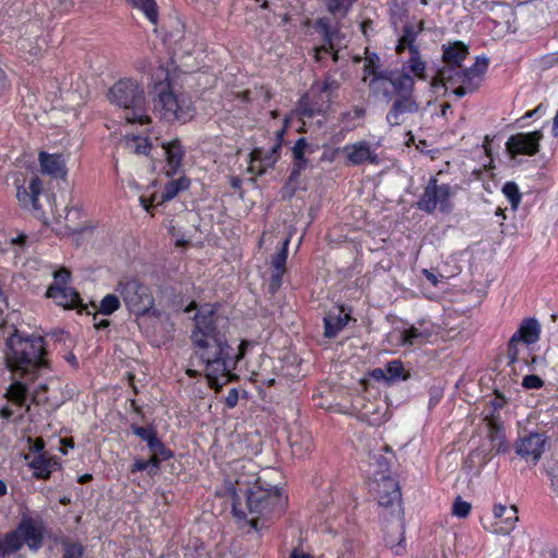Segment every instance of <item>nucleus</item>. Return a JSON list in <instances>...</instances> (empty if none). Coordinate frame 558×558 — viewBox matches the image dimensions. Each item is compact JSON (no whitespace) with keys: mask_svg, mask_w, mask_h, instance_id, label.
<instances>
[{"mask_svg":"<svg viewBox=\"0 0 558 558\" xmlns=\"http://www.w3.org/2000/svg\"><path fill=\"white\" fill-rule=\"evenodd\" d=\"M194 326L191 329V342L193 354L192 365L202 367V371L187 368L190 377L202 374L207 378L209 387L219 390L232 379V371L246 353L252 344L243 340L239 345L238 353L231 355V347L228 342L223 319L219 317L210 305L201 306L194 315Z\"/></svg>","mask_w":558,"mask_h":558,"instance_id":"f257e3e1","label":"nucleus"},{"mask_svg":"<svg viewBox=\"0 0 558 558\" xmlns=\"http://www.w3.org/2000/svg\"><path fill=\"white\" fill-rule=\"evenodd\" d=\"M228 492L232 498L234 517L244 519L254 530H258L260 520L281 511L287 502V498L277 487H264L259 478L252 483L239 477L230 483Z\"/></svg>","mask_w":558,"mask_h":558,"instance_id":"f03ea898","label":"nucleus"},{"mask_svg":"<svg viewBox=\"0 0 558 558\" xmlns=\"http://www.w3.org/2000/svg\"><path fill=\"white\" fill-rule=\"evenodd\" d=\"M7 364L13 376L34 380L46 367L44 339L17 330L7 341Z\"/></svg>","mask_w":558,"mask_h":558,"instance_id":"7ed1b4c3","label":"nucleus"},{"mask_svg":"<svg viewBox=\"0 0 558 558\" xmlns=\"http://www.w3.org/2000/svg\"><path fill=\"white\" fill-rule=\"evenodd\" d=\"M154 85V112L160 119L173 122L185 123L193 117V107L191 100L177 95L171 88L168 70L159 66L151 75Z\"/></svg>","mask_w":558,"mask_h":558,"instance_id":"20e7f679","label":"nucleus"},{"mask_svg":"<svg viewBox=\"0 0 558 558\" xmlns=\"http://www.w3.org/2000/svg\"><path fill=\"white\" fill-rule=\"evenodd\" d=\"M109 101L123 109L128 123L148 124L150 118L146 109V96L141 83L133 78L116 82L108 92Z\"/></svg>","mask_w":558,"mask_h":558,"instance_id":"39448f33","label":"nucleus"},{"mask_svg":"<svg viewBox=\"0 0 558 558\" xmlns=\"http://www.w3.org/2000/svg\"><path fill=\"white\" fill-rule=\"evenodd\" d=\"M488 68L486 57H477L471 68H462V64H447L440 68L430 80L433 88L444 87L447 84L456 86L452 93L457 97H462L476 90L481 83L482 75Z\"/></svg>","mask_w":558,"mask_h":558,"instance_id":"423d86ee","label":"nucleus"},{"mask_svg":"<svg viewBox=\"0 0 558 558\" xmlns=\"http://www.w3.org/2000/svg\"><path fill=\"white\" fill-rule=\"evenodd\" d=\"M424 28V22L417 24L408 23L403 27V33L396 47L397 53L402 59V69L400 73H405L420 81L427 80V62L420 52L416 44L417 36Z\"/></svg>","mask_w":558,"mask_h":558,"instance_id":"0eeeda50","label":"nucleus"},{"mask_svg":"<svg viewBox=\"0 0 558 558\" xmlns=\"http://www.w3.org/2000/svg\"><path fill=\"white\" fill-rule=\"evenodd\" d=\"M116 291L122 298L128 310L136 316L145 315L154 306V298L149 288L136 279L120 280Z\"/></svg>","mask_w":558,"mask_h":558,"instance_id":"6e6552de","label":"nucleus"},{"mask_svg":"<svg viewBox=\"0 0 558 558\" xmlns=\"http://www.w3.org/2000/svg\"><path fill=\"white\" fill-rule=\"evenodd\" d=\"M339 88L340 82L332 75H327L323 82L314 83L310 89V96L316 97L317 100L313 106H308L307 97H303L299 106L300 116L312 118L315 113L325 112Z\"/></svg>","mask_w":558,"mask_h":558,"instance_id":"1a4fd4ad","label":"nucleus"},{"mask_svg":"<svg viewBox=\"0 0 558 558\" xmlns=\"http://www.w3.org/2000/svg\"><path fill=\"white\" fill-rule=\"evenodd\" d=\"M411 75L399 73L397 71H380L376 73L368 82L369 93L374 97H381L386 102H390L397 94L410 88Z\"/></svg>","mask_w":558,"mask_h":558,"instance_id":"9d476101","label":"nucleus"},{"mask_svg":"<svg viewBox=\"0 0 558 558\" xmlns=\"http://www.w3.org/2000/svg\"><path fill=\"white\" fill-rule=\"evenodd\" d=\"M452 195L453 191L449 184H438L435 178H430L417 202V207L427 214L434 213L437 208L442 213H449L452 209Z\"/></svg>","mask_w":558,"mask_h":558,"instance_id":"9b49d317","label":"nucleus"},{"mask_svg":"<svg viewBox=\"0 0 558 558\" xmlns=\"http://www.w3.org/2000/svg\"><path fill=\"white\" fill-rule=\"evenodd\" d=\"M541 324L535 318H525L522 320L518 330L512 335L508 343L507 356L509 365L519 362L524 345H530L539 340Z\"/></svg>","mask_w":558,"mask_h":558,"instance_id":"f8f14e48","label":"nucleus"},{"mask_svg":"<svg viewBox=\"0 0 558 558\" xmlns=\"http://www.w3.org/2000/svg\"><path fill=\"white\" fill-rule=\"evenodd\" d=\"M414 84L415 81L410 82V88L405 92H400L391 100L392 105L386 116V121L390 126H397L404 122V114L416 113L420 106L414 98Z\"/></svg>","mask_w":558,"mask_h":558,"instance_id":"ddd939ff","label":"nucleus"},{"mask_svg":"<svg viewBox=\"0 0 558 558\" xmlns=\"http://www.w3.org/2000/svg\"><path fill=\"white\" fill-rule=\"evenodd\" d=\"M546 442L547 436L544 433L530 432L517 439L514 444L515 453L525 461L536 464L545 451Z\"/></svg>","mask_w":558,"mask_h":558,"instance_id":"4468645a","label":"nucleus"},{"mask_svg":"<svg viewBox=\"0 0 558 558\" xmlns=\"http://www.w3.org/2000/svg\"><path fill=\"white\" fill-rule=\"evenodd\" d=\"M16 187V198L22 208L39 214L41 205L39 203V195L43 192V182L38 177H32L27 184L25 181L20 182L19 179L14 182Z\"/></svg>","mask_w":558,"mask_h":558,"instance_id":"2eb2a0df","label":"nucleus"},{"mask_svg":"<svg viewBox=\"0 0 558 558\" xmlns=\"http://www.w3.org/2000/svg\"><path fill=\"white\" fill-rule=\"evenodd\" d=\"M542 138L543 132L541 130L527 133H517L508 138L506 142V148L511 156H534L539 150V142Z\"/></svg>","mask_w":558,"mask_h":558,"instance_id":"dca6fc26","label":"nucleus"},{"mask_svg":"<svg viewBox=\"0 0 558 558\" xmlns=\"http://www.w3.org/2000/svg\"><path fill=\"white\" fill-rule=\"evenodd\" d=\"M39 166L43 174L54 180H65L68 174L66 158L63 154L39 153Z\"/></svg>","mask_w":558,"mask_h":558,"instance_id":"f3484780","label":"nucleus"},{"mask_svg":"<svg viewBox=\"0 0 558 558\" xmlns=\"http://www.w3.org/2000/svg\"><path fill=\"white\" fill-rule=\"evenodd\" d=\"M284 134V128L276 131V143L269 147H257L251 153L252 162H259L260 169L258 173L262 174L266 169L271 168L280 156L281 140Z\"/></svg>","mask_w":558,"mask_h":558,"instance_id":"a211bd4d","label":"nucleus"},{"mask_svg":"<svg viewBox=\"0 0 558 558\" xmlns=\"http://www.w3.org/2000/svg\"><path fill=\"white\" fill-rule=\"evenodd\" d=\"M343 153L348 162L353 166H359L365 162L377 165L379 161L375 149L366 141L345 145L343 147Z\"/></svg>","mask_w":558,"mask_h":558,"instance_id":"6ab92c4d","label":"nucleus"},{"mask_svg":"<svg viewBox=\"0 0 558 558\" xmlns=\"http://www.w3.org/2000/svg\"><path fill=\"white\" fill-rule=\"evenodd\" d=\"M22 544H26L29 549L36 551L43 545V529L40 524L32 518H25L15 529Z\"/></svg>","mask_w":558,"mask_h":558,"instance_id":"aec40b11","label":"nucleus"},{"mask_svg":"<svg viewBox=\"0 0 558 558\" xmlns=\"http://www.w3.org/2000/svg\"><path fill=\"white\" fill-rule=\"evenodd\" d=\"M493 512L496 519L494 531L498 534H509L519 519L517 507L507 508L502 505H495Z\"/></svg>","mask_w":558,"mask_h":558,"instance_id":"412c9836","label":"nucleus"},{"mask_svg":"<svg viewBox=\"0 0 558 558\" xmlns=\"http://www.w3.org/2000/svg\"><path fill=\"white\" fill-rule=\"evenodd\" d=\"M46 295L53 299L58 305L63 306L64 308L76 307L81 302L78 293L66 286H50Z\"/></svg>","mask_w":558,"mask_h":558,"instance_id":"4be33fe9","label":"nucleus"},{"mask_svg":"<svg viewBox=\"0 0 558 558\" xmlns=\"http://www.w3.org/2000/svg\"><path fill=\"white\" fill-rule=\"evenodd\" d=\"M26 461L33 475L41 480L49 478L50 474L59 468L58 461L48 454H36Z\"/></svg>","mask_w":558,"mask_h":558,"instance_id":"5701e85b","label":"nucleus"},{"mask_svg":"<svg viewBox=\"0 0 558 558\" xmlns=\"http://www.w3.org/2000/svg\"><path fill=\"white\" fill-rule=\"evenodd\" d=\"M162 148L167 156V175H173L181 168L185 151L178 138L163 143Z\"/></svg>","mask_w":558,"mask_h":558,"instance_id":"b1692460","label":"nucleus"},{"mask_svg":"<svg viewBox=\"0 0 558 558\" xmlns=\"http://www.w3.org/2000/svg\"><path fill=\"white\" fill-rule=\"evenodd\" d=\"M349 320L350 315L343 313L342 307L338 308L336 312H329L324 318L325 337L335 338L345 327Z\"/></svg>","mask_w":558,"mask_h":558,"instance_id":"393cba45","label":"nucleus"},{"mask_svg":"<svg viewBox=\"0 0 558 558\" xmlns=\"http://www.w3.org/2000/svg\"><path fill=\"white\" fill-rule=\"evenodd\" d=\"M307 153H313V148L305 138H299L292 148L294 166L290 174V180H295L301 171L306 168L307 160L304 156Z\"/></svg>","mask_w":558,"mask_h":558,"instance_id":"a878e982","label":"nucleus"},{"mask_svg":"<svg viewBox=\"0 0 558 558\" xmlns=\"http://www.w3.org/2000/svg\"><path fill=\"white\" fill-rule=\"evenodd\" d=\"M468 54L469 48L462 41L449 43L442 46L444 63L460 65Z\"/></svg>","mask_w":558,"mask_h":558,"instance_id":"bb28decb","label":"nucleus"},{"mask_svg":"<svg viewBox=\"0 0 558 558\" xmlns=\"http://www.w3.org/2000/svg\"><path fill=\"white\" fill-rule=\"evenodd\" d=\"M383 489L379 493V505L383 507H390L398 502L401 498V493L398 483L390 477L383 478Z\"/></svg>","mask_w":558,"mask_h":558,"instance_id":"cd10ccee","label":"nucleus"},{"mask_svg":"<svg viewBox=\"0 0 558 558\" xmlns=\"http://www.w3.org/2000/svg\"><path fill=\"white\" fill-rule=\"evenodd\" d=\"M20 537L15 530L8 533L2 539H0V558H22L19 550L22 548Z\"/></svg>","mask_w":558,"mask_h":558,"instance_id":"c85d7f7f","label":"nucleus"},{"mask_svg":"<svg viewBox=\"0 0 558 558\" xmlns=\"http://www.w3.org/2000/svg\"><path fill=\"white\" fill-rule=\"evenodd\" d=\"M430 336V331L426 328L411 326L409 329L400 332V343L402 345H421L425 343Z\"/></svg>","mask_w":558,"mask_h":558,"instance_id":"c756f323","label":"nucleus"},{"mask_svg":"<svg viewBox=\"0 0 558 558\" xmlns=\"http://www.w3.org/2000/svg\"><path fill=\"white\" fill-rule=\"evenodd\" d=\"M14 383L10 385L7 391V397L10 401L14 402L17 405H23L26 401L27 397V388L25 381H31L26 378L15 377L14 376Z\"/></svg>","mask_w":558,"mask_h":558,"instance_id":"7c9ffc66","label":"nucleus"},{"mask_svg":"<svg viewBox=\"0 0 558 558\" xmlns=\"http://www.w3.org/2000/svg\"><path fill=\"white\" fill-rule=\"evenodd\" d=\"M190 181L189 179L182 177L178 180L169 181L163 190V193L161 195V202H168L174 198L179 192L184 191L189 189Z\"/></svg>","mask_w":558,"mask_h":558,"instance_id":"2f4dec72","label":"nucleus"},{"mask_svg":"<svg viewBox=\"0 0 558 558\" xmlns=\"http://www.w3.org/2000/svg\"><path fill=\"white\" fill-rule=\"evenodd\" d=\"M147 447L150 451V457L154 461H158L159 463L168 460L172 456L171 451L166 448L157 435L147 442Z\"/></svg>","mask_w":558,"mask_h":558,"instance_id":"473e14b6","label":"nucleus"},{"mask_svg":"<svg viewBox=\"0 0 558 558\" xmlns=\"http://www.w3.org/2000/svg\"><path fill=\"white\" fill-rule=\"evenodd\" d=\"M132 7L141 10L153 24L157 23L158 13L155 0H126Z\"/></svg>","mask_w":558,"mask_h":558,"instance_id":"72a5a7b5","label":"nucleus"},{"mask_svg":"<svg viewBox=\"0 0 558 558\" xmlns=\"http://www.w3.org/2000/svg\"><path fill=\"white\" fill-rule=\"evenodd\" d=\"M85 554V547L71 539H63L61 542V556L60 558H83Z\"/></svg>","mask_w":558,"mask_h":558,"instance_id":"f704fd0d","label":"nucleus"},{"mask_svg":"<svg viewBox=\"0 0 558 558\" xmlns=\"http://www.w3.org/2000/svg\"><path fill=\"white\" fill-rule=\"evenodd\" d=\"M355 0H324L327 11L332 15L345 16Z\"/></svg>","mask_w":558,"mask_h":558,"instance_id":"c9c22d12","label":"nucleus"},{"mask_svg":"<svg viewBox=\"0 0 558 558\" xmlns=\"http://www.w3.org/2000/svg\"><path fill=\"white\" fill-rule=\"evenodd\" d=\"M395 532L397 534V537H392L391 535H387L385 537L386 545L392 549V551L396 555H401L404 551V538H403V531L402 525L397 524Z\"/></svg>","mask_w":558,"mask_h":558,"instance_id":"e433bc0d","label":"nucleus"},{"mask_svg":"<svg viewBox=\"0 0 558 558\" xmlns=\"http://www.w3.org/2000/svg\"><path fill=\"white\" fill-rule=\"evenodd\" d=\"M502 193L510 202L512 209H517L522 197L518 185L512 181L506 182L502 186Z\"/></svg>","mask_w":558,"mask_h":558,"instance_id":"4c0bfd02","label":"nucleus"},{"mask_svg":"<svg viewBox=\"0 0 558 558\" xmlns=\"http://www.w3.org/2000/svg\"><path fill=\"white\" fill-rule=\"evenodd\" d=\"M159 466L160 463L158 461H154L151 457L148 460L135 459L131 466V472L147 471L149 475H154L157 473Z\"/></svg>","mask_w":558,"mask_h":558,"instance_id":"58836bf2","label":"nucleus"},{"mask_svg":"<svg viewBox=\"0 0 558 558\" xmlns=\"http://www.w3.org/2000/svg\"><path fill=\"white\" fill-rule=\"evenodd\" d=\"M490 439L493 442V448L496 449L498 453H505L509 450V446L506 441V437L504 433L497 426H492L490 429Z\"/></svg>","mask_w":558,"mask_h":558,"instance_id":"ea45409f","label":"nucleus"},{"mask_svg":"<svg viewBox=\"0 0 558 558\" xmlns=\"http://www.w3.org/2000/svg\"><path fill=\"white\" fill-rule=\"evenodd\" d=\"M120 307V299L117 294H107L99 304V312L104 315H111Z\"/></svg>","mask_w":558,"mask_h":558,"instance_id":"a19ab883","label":"nucleus"},{"mask_svg":"<svg viewBox=\"0 0 558 558\" xmlns=\"http://www.w3.org/2000/svg\"><path fill=\"white\" fill-rule=\"evenodd\" d=\"M289 242H290L289 239H286L282 242V246H281L280 251L272 258L271 266L274 268V271L284 272V266H286L287 258H288Z\"/></svg>","mask_w":558,"mask_h":558,"instance_id":"79ce46f5","label":"nucleus"},{"mask_svg":"<svg viewBox=\"0 0 558 558\" xmlns=\"http://www.w3.org/2000/svg\"><path fill=\"white\" fill-rule=\"evenodd\" d=\"M387 376L388 381H396L399 379H405L407 377L403 375L404 368L400 361L393 360L387 364Z\"/></svg>","mask_w":558,"mask_h":558,"instance_id":"37998d69","label":"nucleus"},{"mask_svg":"<svg viewBox=\"0 0 558 558\" xmlns=\"http://www.w3.org/2000/svg\"><path fill=\"white\" fill-rule=\"evenodd\" d=\"M365 114V109L362 108V107H354L352 110L350 111H347V112H343L341 113L340 116V122L345 126V128H353V125L351 124V122H353L354 120H357V119H361L363 118Z\"/></svg>","mask_w":558,"mask_h":558,"instance_id":"c03bdc74","label":"nucleus"},{"mask_svg":"<svg viewBox=\"0 0 558 558\" xmlns=\"http://www.w3.org/2000/svg\"><path fill=\"white\" fill-rule=\"evenodd\" d=\"M378 61H379V58L376 54L368 57L366 59V62L364 63V66H363V72H364L363 81H366L367 76H369V75H372V77H374L376 73H379L377 71V69L379 68Z\"/></svg>","mask_w":558,"mask_h":558,"instance_id":"a18cd8bd","label":"nucleus"},{"mask_svg":"<svg viewBox=\"0 0 558 558\" xmlns=\"http://www.w3.org/2000/svg\"><path fill=\"white\" fill-rule=\"evenodd\" d=\"M471 511V504L458 497L452 506V513L458 518H466Z\"/></svg>","mask_w":558,"mask_h":558,"instance_id":"49530a36","label":"nucleus"},{"mask_svg":"<svg viewBox=\"0 0 558 558\" xmlns=\"http://www.w3.org/2000/svg\"><path fill=\"white\" fill-rule=\"evenodd\" d=\"M131 429L134 435L146 441V444L157 435L156 430L153 427H142L132 425Z\"/></svg>","mask_w":558,"mask_h":558,"instance_id":"de8ad7c7","label":"nucleus"},{"mask_svg":"<svg viewBox=\"0 0 558 558\" xmlns=\"http://www.w3.org/2000/svg\"><path fill=\"white\" fill-rule=\"evenodd\" d=\"M521 385L527 390L541 389L544 386V380L539 376L531 374L523 377Z\"/></svg>","mask_w":558,"mask_h":558,"instance_id":"09e8293b","label":"nucleus"},{"mask_svg":"<svg viewBox=\"0 0 558 558\" xmlns=\"http://www.w3.org/2000/svg\"><path fill=\"white\" fill-rule=\"evenodd\" d=\"M131 147L134 149L136 154H147L149 149V143L147 138L134 136L130 142Z\"/></svg>","mask_w":558,"mask_h":558,"instance_id":"8fccbe9b","label":"nucleus"},{"mask_svg":"<svg viewBox=\"0 0 558 558\" xmlns=\"http://www.w3.org/2000/svg\"><path fill=\"white\" fill-rule=\"evenodd\" d=\"M44 447H45V442H44V440L41 438L35 439L31 444V447H29L31 451H29V453L25 454V460H29L31 458H33L36 454H47L44 451Z\"/></svg>","mask_w":558,"mask_h":558,"instance_id":"3c124183","label":"nucleus"},{"mask_svg":"<svg viewBox=\"0 0 558 558\" xmlns=\"http://www.w3.org/2000/svg\"><path fill=\"white\" fill-rule=\"evenodd\" d=\"M546 106L544 104H539L535 109L531 110V111H527L522 118L521 120H524V119H527V118H532V117H537V118H541L545 114L546 112Z\"/></svg>","mask_w":558,"mask_h":558,"instance_id":"603ef678","label":"nucleus"},{"mask_svg":"<svg viewBox=\"0 0 558 558\" xmlns=\"http://www.w3.org/2000/svg\"><path fill=\"white\" fill-rule=\"evenodd\" d=\"M53 277H54V280L57 281L56 284L65 286V283L68 282L69 278H70V272L65 269H61L59 271H54Z\"/></svg>","mask_w":558,"mask_h":558,"instance_id":"864d4df0","label":"nucleus"},{"mask_svg":"<svg viewBox=\"0 0 558 558\" xmlns=\"http://www.w3.org/2000/svg\"><path fill=\"white\" fill-rule=\"evenodd\" d=\"M282 275V271H274V274L271 275L269 283L271 291H276L281 286Z\"/></svg>","mask_w":558,"mask_h":558,"instance_id":"5fc2aeb1","label":"nucleus"},{"mask_svg":"<svg viewBox=\"0 0 558 558\" xmlns=\"http://www.w3.org/2000/svg\"><path fill=\"white\" fill-rule=\"evenodd\" d=\"M369 375L375 380L388 381L387 369L379 368V367L378 368H374L373 371H371Z\"/></svg>","mask_w":558,"mask_h":558,"instance_id":"6e6d98bb","label":"nucleus"},{"mask_svg":"<svg viewBox=\"0 0 558 558\" xmlns=\"http://www.w3.org/2000/svg\"><path fill=\"white\" fill-rule=\"evenodd\" d=\"M317 28L320 29L325 37L330 41L331 40V37H330V29H329V22L327 19H319L317 21Z\"/></svg>","mask_w":558,"mask_h":558,"instance_id":"4d7b16f0","label":"nucleus"},{"mask_svg":"<svg viewBox=\"0 0 558 558\" xmlns=\"http://www.w3.org/2000/svg\"><path fill=\"white\" fill-rule=\"evenodd\" d=\"M238 391L236 389H231L226 398V404L229 407V408H234L238 403Z\"/></svg>","mask_w":558,"mask_h":558,"instance_id":"13d9d810","label":"nucleus"},{"mask_svg":"<svg viewBox=\"0 0 558 558\" xmlns=\"http://www.w3.org/2000/svg\"><path fill=\"white\" fill-rule=\"evenodd\" d=\"M422 274L434 287L438 284V277L433 271L428 269H423Z\"/></svg>","mask_w":558,"mask_h":558,"instance_id":"bf43d9fd","label":"nucleus"},{"mask_svg":"<svg viewBox=\"0 0 558 558\" xmlns=\"http://www.w3.org/2000/svg\"><path fill=\"white\" fill-rule=\"evenodd\" d=\"M506 404V399L505 397L500 396V395H497L493 400H492V405L495 410H499L501 408H504V405Z\"/></svg>","mask_w":558,"mask_h":558,"instance_id":"052dcab7","label":"nucleus"},{"mask_svg":"<svg viewBox=\"0 0 558 558\" xmlns=\"http://www.w3.org/2000/svg\"><path fill=\"white\" fill-rule=\"evenodd\" d=\"M521 361V357L520 360ZM523 363L529 367L530 371H534V364L538 362V356L534 355L531 360L522 359Z\"/></svg>","mask_w":558,"mask_h":558,"instance_id":"680f3d73","label":"nucleus"},{"mask_svg":"<svg viewBox=\"0 0 558 558\" xmlns=\"http://www.w3.org/2000/svg\"><path fill=\"white\" fill-rule=\"evenodd\" d=\"M12 415H13V411L9 408H2L0 410V416L2 418L9 420L10 417H12Z\"/></svg>","mask_w":558,"mask_h":558,"instance_id":"e2e57ef3","label":"nucleus"},{"mask_svg":"<svg viewBox=\"0 0 558 558\" xmlns=\"http://www.w3.org/2000/svg\"><path fill=\"white\" fill-rule=\"evenodd\" d=\"M7 87V77L3 70L0 68V93Z\"/></svg>","mask_w":558,"mask_h":558,"instance_id":"0e129e2a","label":"nucleus"},{"mask_svg":"<svg viewBox=\"0 0 558 558\" xmlns=\"http://www.w3.org/2000/svg\"><path fill=\"white\" fill-rule=\"evenodd\" d=\"M290 558H313V557L310 556L308 554H305L303 551H299V550L294 549L292 551Z\"/></svg>","mask_w":558,"mask_h":558,"instance_id":"69168bd1","label":"nucleus"},{"mask_svg":"<svg viewBox=\"0 0 558 558\" xmlns=\"http://www.w3.org/2000/svg\"><path fill=\"white\" fill-rule=\"evenodd\" d=\"M140 204L142 205V207L146 210V211H149L151 205L149 204V202L144 197V196H141L140 197Z\"/></svg>","mask_w":558,"mask_h":558,"instance_id":"338daca9","label":"nucleus"},{"mask_svg":"<svg viewBox=\"0 0 558 558\" xmlns=\"http://www.w3.org/2000/svg\"><path fill=\"white\" fill-rule=\"evenodd\" d=\"M440 397L441 395L438 391L432 392L430 403L436 404L439 401Z\"/></svg>","mask_w":558,"mask_h":558,"instance_id":"774afa93","label":"nucleus"}]
</instances>
